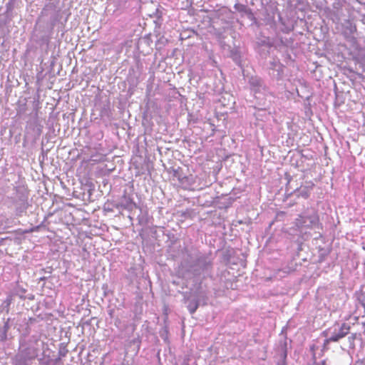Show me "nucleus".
I'll return each instance as SVG.
<instances>
[{"label":"nucleus","mask_w":365,"mask_h":365,"mask_svg":"<svg viewBox=\"0 0 365 365\" xmlns=\"http://www.w3.org/2000/svg\"><path fill=\"white\" fill-rule=\"evenodd\" d=\"M38 229H39V226L34 227L31 228L29 230H25L24 232V233H29V232H32L38 231Z\"/></svg>","instance_id":"nucleus-5"},{"label":"nucleus","mask_w":365,"mask_h":365,"mask_svg":"<svg viewBox=\"0 0 365 365\" xmlns=\"http://www.w3.org/2000/svg\"><path fill=\"white\" fill-rule=\"evenodd\" d=\"M305 218L302 216H299L297 219H296V226L299 228H302L304 227V224L305 223Z\"/></svg>","instance_id":"nucleus-3"},{"label":"nucleus","mask_w":365,"mask_h":365,"mask_svg":"<svg viewBox=\"0 0 365 365\" xmlns=\"http://www.w3.org/2000/svg\"><path fill=\"white\" fill-rule=\"evenodd\" d=\"M198 306V302L197 300H195L189 303V304L187 305V309L191 314H193L197 309Z\"/></svg>","instance_id":"nucleus-2"},{"label":"nucleus","mask_w":365,"mask_h":365,"mask_svg":"<svg viewBox=\"0 0 365 365\" xmlns=\"http://www.w3.org/2000/svg\"><path fill=\"white\" fill-rule=\"evenodd\" d=\"M307 219H309L310 222V225L307 226L309 228L312 227L313 225H315L319 222V217L317 216L313 218L312 217H307Z\"/></svg>","instance_id":"nucleus-4"},{"label":"nucleus","mask_w":365,"mask_h":365,"mask_svg":"<svg viewBox=\"0 0 365 365\" xmlns=\"http://www.w3.org/2000/svg\"><path fill=\"white\" fill-rule=\"evenodd\" d=\"M349 330L350 327L347 324L343 323L337 334H333L331 336L324 340V346L326 347L330 342H336L344 338L349 333Z\"/></svg>","instance_id":"nucleus-1"}]
</instances>
